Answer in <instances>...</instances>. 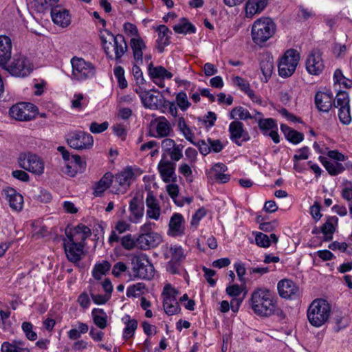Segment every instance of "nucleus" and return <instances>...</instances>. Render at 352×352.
<instances>
[{"instance_id":"1","label":"nucleus","mask_w":352,"mask_h":352,"mask_svg":"<svg viewBox=\"0 0 352 352\" xmlns=\"http://www.w3.org/2000/svg\"><path fill=\"white\" fill-rule=\"evenodd\" d=\"M65 234L63 246L66 256L69 261L77 263L81 259L84 248L83 242L91 234V229L80 223Z\"/></svg>"},{"instance_id":"2","label":"nucleus","mask_w":352,"mask_h":352,"mask_svg":"<svg viewBox=\"0 0 352 352\" xmlns=\"http://www.w3.org/2000/svg\"><path fill=\"white\" fill-rule=\"evenodd\" d=\"M251 307L254 312L260 316L269 317L283 314L272 292L264 287L257 288L252 292Z\"/></svg>"},{"instance_id":"3","label":"nucleus","mask_w":352,"mask_h":352,"mask_svg":"<svg viewBox=\"0 0 352 352\" xmlns=\"http://www.w3.org/2000/svg\"><path fill=\"white\" fill-rule=\"evenodd\" d=\"M104 32L107 34V36L101 32L100 38L107 56L109 58L112 59V52H113L115 54V59L116 60H120L121 57L127 50V44L124 36L120 34L114 36L107 30H104Z\"/></svg>"},{"instance_id":"4","label":"nucleus","mask_w":352,"mask_h":352,"mask_svg":"<svg viewBox=\"0 0 352 352\" xmlns=\"http://www.w3.org/2000/svg\"><path fill=\"white\" fill-rule=\"evenodd\" d=\"M331 311V305L326 300L318 298L312 301L308 307L307 316L309 323L320 327L329 320Z\"/></svg>"},{"instance_id":"5","label":"nucleus","mask_w":352,"mask_h":352,"mask_svg":"<svg viewBox=\"0 0 352 352\" xmlns=\"http://www.w3.org/2000/svg\"><path fill=\"white\" fill-rule=\"evenodd\" d=\"M276 28V24L271 18L261 17L256 20L251 32L253 41L257 45L266 42L274 35Z\"/></svg>"},{"instance_id":"6","label":"nucleus","mask_w":352,"mask_h":352,"mask_svg":"<svg viewBox=\"0 0 352 352\" xmlns=\"http://www.w3.org/2000/svg\"><path fill=\"white\" fill-rule=\"evenodd\" d=\"M131 270L134 277L142 279L150 280L155 274L154 267L145 254L133 256Z\"/></svg>"},{"instance_id":"7","label":"nucleus","mask_w":352,"mask_h":352,"mask_svg":"<svg viewBox=\"0 0 352 352\" xmlns=\"http://www.w3.org/2000/svg\"><path fill=\"white\" fill-rule=\"evenodd\" d=\"M3 69L12 76L24 78L31 74L34 69V65L25 55L18 54L14 55L10 63H7Z\"/></svg>"},{"instance_id":"8","label":"nucleus","mask_w":352,"mask_h":352,"mask_svg":"<svg viewBox=\"0 0 352 352\" xmlns=\"http://www.w3.org/2000/svg\"><path fill=\"white\" fill-rule=\"evenodd\" d=\"M299 60L300 54L296 50H287L278 65L279 76L283 78L291 76L296 71Z\"/></svg>"},{"instance_id":"9","label":"nucleus","mask_w":352,"mask_h":352,"mask_svg":"<svg viewBox=\"0 0 352 352\" xmlns=\"http://www.w3.org/2000/svg\"><path fill=\"white\" fill-rule=\"evenodd\" d=\"M68 145L76 150H87L92 148L94 138L89 133L82 131H75L68 134L67 138Z\"/></svg>"},{"instance_id":"10","label":"nucleus","mask_w":352,"mask_h":352,"mask_svg":"<svg viewBox=\"0 0 352 352\" xmlns=\"http://www.w3.org/2000/svg\"><path fill=\"white\" fill-rule=\"evenodd\" d=\"M38 108L30 102H19L9 110L10 116L16 120L29 121L35 118Z\"/></svg>"},{"instance_id":"11","label":"nucleus","mask_w":352,"mask_h":352,"mask_svg":"<svg viewBox=\"0 0 352 352\" xmlns=\"http://www.w3.org/2000/svg\"><path fill=\"white\" fill-rule=\"evenodd\" d=\"M21 168L36 175L43 173L44 163L36 155L31 153H21L19 157Z\"/></svg>"},{"instance_id":"12","label":"nucleus","mask_w":352,"mask_h":352,"mask_svg":"<svg viewBox=\"0 0 352 352\" xmlns=\"http://www.w3.org/2000/svg\"><path fill=\"white\" fill-rule=\"evenodd\" d=\"M72 75L77 80H84L91 78L95 74L94 66L84 59L74 57L72 59Z\"/></svg>"},{"instance_id":"13","label":"nucleus","mask_w":352,"mask_h":352,"mask_svg":"<svg viewBox=\"0 0 352 352\" xmlns=\"http://www.w3.org/2000/svg\"><path fill=\"white\" fill-rule=\"evenodd\" d=\"M134 179V173L131 167H127L122 172L113 176V190L116 194L124 193Z\"/></svg>"},{"instance_id":"14","label":"nucleus","mask_w":352,"mask_h":352,"mask_svg":"<svg viewBox=\"0 0 352 352\" xmlns=\"http://www.w3.org/2000/svg\"><path fill=\"white\" fill-rule=\"evenodd\" d=\"M77 328H73L67 332V336L69 340H75L72 344V350L75 351L84 350L87 348V342L83 340H79L82 334H85L89 331V326L84 322H78Z\"/></svg>"},{"instance_id":"15","label":"nucleus","mask_w":352,"mask_h":352,"mask_svg":"<svg viewBox=\"0 0 352 352\" xmlns=\"http://www.w3.org/2000/svg\"><path fill=\"white\" fill-rule=\"evenodd\" d=\"M306 69L309 74L318 76L324 68V63L322 58V52L318 49H314L309 54L306 63Z\"/></svg>"},{"instance_id":"16","label":"nucleus","mask_w":352,"mask_h":352,"mask_svg":"<svg viewBox=\"0 0 352 352\" xmlns=\"http://www.w3.org/2000/svg\"><path fill=\"white\" fill-rule=\"evenodd\" d=\"M157 169L164 182L168 183L176 181L175 164L171 160L166 159L165 155H162V159L158 164Z\"/></svg>"},{"instance_id":"17","label":"nucleus","mask_w":352,"mask_h":352,"mask_svg":"<svg viewBox=\"0 0 352 352\" xmlns=\"http://www.w3.org/2000/svg\"><path fill=\"white\" fill-rule=\"evenodd\" d=\"M277 289L280 297L286 299H292L299 296L298 287L289 279L280 280Z\"/></svg>"},{"instance_id":"18","label":"nucleus","mask_w":352,"mask_h":352,"mask_svg":"<svg viewBox=\"0 0 352 352\" xmlns=\"http://www.w3.org/2000/svg\"><path fill=\"white\" fill-rule=\"evenodd\" d=\"M229 132L230 140L239 146L241 145V142L239 141V139L242 138V141L244 142L250 140L248 132L244 130L243 124L240 121L235 120L232 122L229 125Z\"/></svg>"},{"instance_id":"19","label":"nucleus","mask_w":352,"mask_h":352,"mask_svg":"<svg viewBox=\"0 0 352 352\" xmlns=\"http://www.w3.org/2000/svg\"><path fill=\"white\" fill-rule=\"evenodd\" d=\"M3 195L5 196L9 206L13 211L19 212L23 206V197L15 189L7 188L3 190Z\"/></svg>"},{"instance_id":"20","label":"nucleus","mask_w":352,"mask_h":352,"mask_svg":"<svg viewBox=\"0 0 352 352\" xmlns=\"http://www.w3.org/2000/svg\"><path fill=\"white\" fill-rule=\"evenodd\" d=\"M153 127V131H151V135L157 138L167 137L172 131L170 122L166 118L160 117L155 122L151 124Z\"/></svg>"},{"instance_id":"21","label":"nucleus","mask_w":352,"mask_h":352,"mask_svg":"<svg viewBox=\"0 0 352 352\" xmlns=\"http://www.w3.org/2000/svg\"><path fill=\"white\" fill-rule=\"evenodd\" d=\"M160 234L157 232L140 234L136 242L141 250H148L157 247L162 242Z\"/></svg>"},{"instance_id":"22","label":"nucleus","mask_w":352,"mask_h":352,"mask_svg":"<svg viewBox=\"0 0 352 352\" xmlns=\"http://www.w3.org/2000/svg\"><path fill=\"white\" fill-rule=\"evenodd\" d=\"M333 95L331 91H318L315 96V103L320 111L328 112L333 107Z\"/></svg>"},{"instance_id":"23","label":"nucleus","mask_w":352,"mask_h":352,"mask_svg":"<svg viewBox=\"0 0 352 352\" xmlns=\"http://www.w3.org/2000/svg\"><path fill=\"white\" fill-rule=\"evenodd\" d=\"M129 210L130 212L129 221L133 223H138L144 216V204L137 197H133L129 202Z\"/></svg>"},{"instance_id":"24","label":"nucleus","mask_w":352,"mask_h":352,"mask_svg":"<svg viewBox=\"0 0 352 352\" xmlns=\"http://www.w3.org/2000/svg\"><path fill=\"white\" fill-rule=\"evenodd\" d=\"M12 41L7 36H0V67H6L12 56Z\"/></svg>"},{"instance_id":"25","label":"nucleus","mask_w":352,"mask_h":352,"mask_svg":"<svg viewBox=\"0 0 352 352\" xmlns=\"http://www.w3.org/2000/svg\"><path fill=\"white\" fill-rule=\"evenodd\" d=\"M72 157L74 160L65 163V169L63 172L69 177H74L77 173H82L85 170L86 163L82 161L78 155H73Z\"/></svg>"},{"instance_id":"26","label":"nucleus","mask_w":352,"mask_h":352,"mask_svg":"<svg viewBox=\"0 0 352 352\" xmlns=\"http://www.w3.org/2000/svg\"><path fill=\"white\" fill-rule=\"evenodd\" d=\"M269 0H248L245 6V16L252 19L261 14L267 7Z\"/></svg>"},{"instance_id":"27","label":"nucleus","mask_w":352,"mask_h":352,"mask_svg":"<svg viewBox=\"0 0 352 352\" xmlns=\"http://www.w3.org/2000/svg\"><path fill=\"white\" fill-rule=\"evenodd\" d=\"M140 97L146 108L157 109L163 104L164 98L162 95H154L150 91H145L140 93Z\"/></svg>"},{"instance_id":"28","label":"nucleus","mask_w":352,"mask_h":352,"mask_svg":"<svg viewBox=\"0 0 352 352\" xmlns=\"http://www.w3.org/2000/svg\"><path fill=\"white\" fill-rule=\"evenodd\" d=\"M130 46L133 51V56L137 64L143 63V52L146 49V45L140 37H133L130 41Z\"/></svg>"},{"instance_id":"29","label":"nucleus","mask_w":352,"mask_h":352,"mask_svg":"<svg viewBox=\"0 0 352 352\" xmlns=\"http://www.w3.org/2000/svg\"><path fill=\"white\" fill-rule=\"evenodd\" d=\"M147 206L146 217L149 219L158 220L161 214V208L157 200L151 192H148L146 199Z\"/></svg>"},{"instance_id":"30","label":"nucleus","mask_w":352,"mask_h":352,"mask_svg":"<svg viewBox=\"0 0 352 352\" xmlns=\"http://www.w3.org/2000/svg\"><path fill=\"white\" fill-rule=\"evenodd\" d=\"M156 31L158 32L157 40V48L159 52H164V47L170 44V36L171 31L164 25H159Z\"/></svg>"},{"instance_id":"31","label":"nucleus","mask_w":352,"mask_h":352,"mask_svg":"<svg viewBox=\"0 0 352 352\" xmlns=\"http://www.w3.org/2000/svg\"><path fill=\"white\" fill-rule=\"evenodd\" d=\"M51 16L54 23L60 26L67 27L70 23L71 18L69 11L67 10L58 8H52Z\"/></svg>"},{"instance_id":"32","label":"nucleus","mask_w":352,"mask_h":352,"mask_svg":"<svg viewBox=\"0 0 352 352\" xmlns=\"http://www.w3.org/2000/svg\"><path fill=\"white\" fill-rule=\"evenodd\" d=\"M184 219L179 213H175L169 222V231L173 236H181L184 233Z\"/></svg>"},{"instance_id":"33","label":"nucleus","mask_w":352,"mask_h":352,"mask_svg":"<svg viewBox=\"0 0 352 352\" xmlns=\"http://www.w3.org/2000/svg\"><path fill=\"white\" fill-rule=\"evenodd\" d=\"M148 73L152 80L170 79L173 74L162 66L154 67L152 62L148 65Z\"/></svg>"},{"instance_id":"34","label":"nucleus","mask_w":352,"mask_h":352,"mask_svg":"<svg viewBox=\"0 0 352 352\" xmlns=\"http://www.w3.org/2000/svg\"><path fill=\"white\" fill-rule=\"evenodd\" d=\"M110 185L113 186V175L111 173H107L99 182L95 184L94 195L95 197H100Z\"/></svg>"},{"instance_id":"35","label":"nucleus","mask_w":352,"mask_h":352,"mask_svg":"<svg viewBox=\"0 0 352 352\" xmlns=\"http://www.w3.org/2000/svg\"><path fill=\"white\" fill-rule=\"evenodd\" d=\"M319 160L331 175H337L344 170V167L341 163L329 161L322 156L319 157Z\"/></svg>"},{"instance_id":"36","label":"nucleus","mask_w":352,"mask_h":352,"mask_svg":"<svg viewBox=\"0 0 352 352\" xmlns=\"http://www.w3.org/2000/svg\"><path fill=\"white\" fill-rule=\"evenodd\" d=\"M280 129L285 135V138L293 144H298L303 140V134L298 132L287 125L282 124L280 125Z\"/></svg>"},{"instance_id":"37","label":"nucleus","mask_w":352,"mask_h":352,"mask_svg":"<svg viewBox=\"0 0 352 352\" xmlns=\"http://www.w3.org/2000/svg\"><path fill=\"white\" fill-rule=\"evenodd\" d=\"M338 217L335 216L330 217L321 227V232L324 235L325 241H331L332 239L333 234L336 230L334 225L338 223Z\"/></svg>"},{"instance_id":"38","label":"nucleus","mask_w":352,"mask_h":352,"mask_svg":"<svg viewBox=\"0 0 352 352\" xmlns=\"http://www.w3.org/2000/svg\"><path fill=\"white\" fill-rule=\"evenodd\" d=\"M94 323L100 329L107 326V315L102 309H94L91 312Z\"/></svg>"},{"instance_id":"39","label":"nucleus","mask_w":352,"mask_h":352,"mask_svg":"<svg viewBox=\"0 0 352 352\" xmlns=\"http://www.w3.org/2000/svg\"><path fill=\"white\" fill-rule=\"evenodd\" d=\"M331 322L334 331L339 332L349 325V320L345 314L337 313L333 317Z\"/></svg>"},{"instance_id":"40","label":"nucleus","mask_w":352,"mask_h":352,"mask_svg":"<svg viewBox=\"0 0 352 352\" xmlns=\"http://www.w3.org/2000/svg\"><path fill=\"white\" fill-rule=\"evenodd\" d=\"M333 106L338 110L350 107L349 94L344 91H338L333 100Z\"/></svg>"},{"instance_id":"41","label":"nucleus","mask_w":352,"mask_h":352,"mask_svg":"<svg viewBox=\"0 0 352 352\" xmlns=\"http://www.w3.org/2000/svg\"><path fill=\"white\" fill-rule=\"evenodd\" d=\"M126 324L123 331V338L125 340H129L134 336L135 331L138 327V321L135 319H130L129 316H126L122 320Z\"/></svg>"},{"instance_id":"42","label":"nucleus","mask_w":352,"mask_h":352,"mask_svg":"<svg viewBox=\"0 0 352 352\" xmlns=\"http://www.w3.org/2000/svg\"><path fill=\"white\" fill-rule=\"evenodd\" d=\"M173 30L178 34L195 33L196 28L188 21L186 18H182L180 22L173 26Z\"/></svg>"},{"instance_id":"43","label":"nucleus","mask_w":352,"mask_h":352,"mask_svg":"<svg viewBox=\"0 0 352 352\" xmlns=\"http://www.w3.org/2000/svg\"><path fill=\"white\" fill-rule=\"evenodd\" d=\"M110 268L111 264L107 261L96 263L93 269L92 275L95 279L100 280L102 276L109 271Z\"/></svg>"},{"instance_id":"44","label":"nucleus","mask_w":352,"mask_h":352,"mask_svg":"<svg viewBox=\"0 0 352 352\" xmlns=\"http://www.w3.org/2000/svg\"><path fill=\"white\" fill-rule=\"evenodd\" d=\"M258 125L263 135L267 134V132L272 129H278L276 121L273 118H259Z\"/></svg>"},{"instance_id":"45","label":"nucleus","mask_w":352,"mask_h":352,"mask_svg":"<svg viewBox=\"0 0 352 352\" xmlns=\"http://www.w3.org/2000/svg\"><path fill=\"white\" fill-rule=\"evenodd\" d=\"M261 69L265 78L271 76L274 69L273 58L269 56L263 58L260 63Z\"/></svg>"},{"instance_id":"46","label":"nucleus","mask_w":352,"mask_h":352,"mask_svg":"<svg viewBox=\"0 0 352 352\" xmlns=\"http://www.w3.org/2000/svg\"><path fill=\"white\" fill-rule=\"evenodd\" d=\"M177 126L179 131L183 134L184 138L190 143H194V134L192 132L191 129L186 124L185 119L183 117H179L178 118Z\"/></svg>"},{"instance_id":"47","label":"nucleus","mask_w":352,"mask_h":352,"mask_svg":"<svg viewBox=\"0 0 352 352\" xmlns=\"http://www.w3.org/2000/svg\"><path fill=\"white\" fill-rule=\"evenodd\" d=\"M163 306L165 312L169 316L176 314L180 311V307L177 299H164Z\"/></svg>"},{"instance_id":"48","label":"nucleus","mask_w":352,"mask_h":352,"mask_svg":"<svg viewBox=\"0 0 352 352\" xmlns=\"http://www.w3.org/2000/svg\"><path fill=\"white\" fill-rule=\"evenodd\" d=\"M183 148L184 146L182 144H175V146L170 149V151H166L162 155H166V159H168L167 157L169 155L172 162H177L183 157Z\"/></svg>"},{"instance_id":"49","label":"nucleus","mask_w":352,"mask_h":352,"mask_svg":"<svg viewBox=\"0 0 352 352\" xmlns=\"http://www.w3.org/2000/svg\"><path fill=\"white\" fill-rule=\"evenodd\" d=\"M58 0H33L34 8L38 12H43L49 10L54 4L56 3Z\"/></svg>"},{"instance_id":"50","label":"nucleus","mask_w":352,"mask_h":352,"mask_svg":"<svg viewBox=\"0 0 352 352\" xmlns=\"http://www.w3.org/2000/svg\"><path fill=\"white\" fill-rule=\"evenodd\" d=\"M238 117L241 120H247L252 118L250 113L246 109L239 107L234 108L230 112V118L232 119Z\"/></svg>"},{"instance_id":"51","label":"nucleus","mask_w":352,"mask_h":352,"mask_svg":"<svg viewBox=\"0 0 352 352\" xmlns=\"http://www.w3.org/2000/svg\"><path fill=\"white\" fill-rule=\"evenodd\" d=\"M175 99L177 106L182 111L187 110L191 104L188 100L187 94L184 91L179 92L176 95Z\"/></svg>"},{"instance_id":"52","label":"nucleus","mask_w":352,"mask_h":352,"mask_svg":"<svg viewBox=\"0 0 352 352\" xmlns=\"http://www.w3.org/2000/svg\"><path fill=\"white\" fill-rule=\"evenodd\" d=\"M338 116L340 122L344 125H349L352 120L351 115V107H347V108H343L342 109L338 110Z\"/></svg>"},{"instance_id":"53","label":"nucleus","mask_w":352,"mask_h":352,"mask_svg":"<svg viewBox=\"0 0 352 352\" xmlns=\"http://www.w3.org/2000/svg\"><path fill=\"white\" fill-rule=\"evenodd\" d=\"M171 259L176 262L181 261L184 258V250L181 246L173 245L170 248Z\"/></svg>"},{"instance_id":"54","label":"nucleus","mask_w":352,"mask_h":352,"mask_svg":"<svg viewBox=\"0 0 352 352\" xmlns=\"http://www.w3.org/2000/svg\"><path fill=\"white\" fill-rule=\"evenodd\" d=\"M178 294V290L173 287L170 284L165 285V287H164L162 292L164 299L176 300V298Z\"/></svg>"},{"instance_id":"55","label":"nucleus","mask_w":352,"mask_h":352,"mask_svg":"<svg viewBox=\"0 0 352 352\" xmlns=\"http://www.w3.org/2000/svg\"><path fill=\"white\" fill-rule=\"evenodd\" d=\"M88 101L84 98L82 94H75L72 100V107L75 109H81L87 105Z\"/></svg>"},{"instance_id":"56","label":"nucleus","mask_w":352,"mask_h":352,"mask_svg":"<svg viewBox=\"0 0 352 352\" xmlns=\"http://www.w3.org/2000/svg\"><path fill=\"white\" fill-rule=\"evenodd\" d=\"M255 241L256 245L262 248H267L271 244L270 237L262 232H259L256 235Z\"/></svg>"},{"instance_id":"57","label":"nucleus","mask_w":352,"mask_h":352,"mask_svg":"<svg viewBox=\"0 0 352 352\" xmlns=\"http://www.w3.org/2000/svg\"><path fill=\"white\" fill-rule=\"evenodd\" d=\"M22 329L25 332V336L30 340L34 341L36 340L37 335L32 330V324L28 322H24L22 324Z\"/></svg>"},{"instance_id":"58","label":"nucleus","mask_w":352,"mask_h":352,"mask_svg":"<svg viewBox=\"0 0 352 352\" xmlns=\"http://www.w3.org/2000/svg\"><path fill=\"white\" fill-rule=\"evenodd\" d=\"M108 126L109 122L107 121L100 124L96 122H93L90 124L89 130L93 133H100L106 131L108 129Z\"/></svg>"},{"instance_id":"59","label":"nucleus","mask_w":352,"mask_h":352,"mask_svg":"<svg viewBox=\"0 0 352 352\" xmlns=\"http://www.w3.org/2000/svg\"><path fill=\"white\" fill-rule=\"evenodd\" d=\"M136 243V241L134 240L131 234H127L121 238V245L126 250H132Z\"/></svg>"},{"instance_id":"60","label":"nucleus","mask_w":352,"mask_h":352,"mask_svg":"<svg viewBox=\"0 0 352 352\" xmlns=\"http://www.w3.org/2000/svg\"><path fill=\"white\" fill-rule=\"evenodd\" d=\"M199 148V152L203 155H206L210 152V142L204 140H199L198 142L192 143Z\"/></svg>"},{"instance_id":"61","label":"nucleus","mask_w":352,"mask_h":352,"mask_svg":"<svg viewBox=\"0 0 352 352\" xmlns=\"http://www.w3.org/2000/svg\"><path fill=\"white\" fill-rule=\"evenodd\" d=\"M132 74L135 79L137 85H142L144 84L145 80L143 77L142 72L138 65H133Z\"/></svg>"},{"instance_id":"62","label":"nucleus","mask_w":352,"mask_h":352,"mask_svg":"<svg viewBox=\"0 0 352 352\" xmlns=\"http://www.w3.org/2000/svg\"><path fill=\"white\" fill-rule=\"evenodd\" d=\"M19 345H21V340H14L12 342H4L1 345L2 352H14L16 347Z\"/></svg>"},{"instance_id":"63","label":"nucleus","mask_w":352,"mask_h":352,"mask_svg":"<svg viewBox=\"0 0 352 352\" xmlns=\"http://www.w3.org/2000/svg\"><path fill=\"white\" fill-rule=\"evenodd\" d=\"M124 32L129 36L138 37V30L135 25L131 23H125L123 25Z\"/></svg>"},{"instance_id":"64","label":"nucleus","mask_w":352,"mask_h":352,"mask_svg":"<svg viewBox=\"0 0 352 352\" xmlns=\"http://www.w3.org/2000/svg\"><path fill=\"white\" fill-rule=\"evenodd\" d=\"M206 214V210L204 208L198 209L192 217L191 225L193 226H197L199 224L200 220L204 217Z\"/></svg>"}]
</instances>
